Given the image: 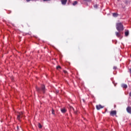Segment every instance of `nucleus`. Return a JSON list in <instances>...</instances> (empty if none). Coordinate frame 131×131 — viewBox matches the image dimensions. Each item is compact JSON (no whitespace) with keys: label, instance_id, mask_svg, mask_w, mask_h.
Listing matches in <instances>:
<instances>
[{"label":"nucleus","instance_id":"obj_18","mask_svg":"<svg viewBox=\"0 0 131 131\" xmlns=\"http://www.w3.org/2000/svg\"><path fill=\"white\" fill-rule=\"evenodd\" d=\"M43 2H47V1H50V0H42Z\"/></svg>","mask_w":131,"mask_h":131},{"label":"nucleus","instance_id":"obj_25","mask_svg":"<svg viewBox=\"0 0 131 131\" xmlns=\"http://www.w3.org/2000/svg\"><path fill=\"white\" fill-rule=\"evenodd\" d=\"M82 101L84 103V99H82Z\"/></svg>","mask_w":131,"mask_h":131},{"label":"nucleus","instance_id":"obj_7","mask_svg":"<svg viewBox=\"0 0 131 131\" xmlns=\"http://www.w3.org/2000/svg\"><path fill=\"white\" fill-rule=\"evenodd\" d=\"M66 3H67V0H61L62 5H66Z\"/></svg>","mask_w":131,"mask_h":131},{"label":"nucleus","instance_id":"obj_19","mask_svg":"<svg viewBox=\"0 0 131 131\" xmlns=\"http://www.w3.org/2000/svg\"><path fill=\"white\" fill-rule=\"evenodd\" d=\"M129 71L130 73H131V69H129Z\"/></svg>","mask_w":131,"mask_h":131},{"label":"nucleus","instance_id":"obj_22","mask_svg":"<svg viewBox=\"0 0 131 131\" xmlns=\"http://www.w3.org/2000/svg\"><path fill=\"white\" fill-rule=\"evenodd\" d=\"M116 68H117L116 67H114V69H116Z\"/></svg>","mask_w":131,"mask_h":131},{"label":"nucleus","instance_id":"obj_4","mask_svg":"<svg viewBox=\"0 0 131 131\" xmlns=\"http://www.w3.org/2000/svg\"><path fill=\"white\" fill-rule=\"evenodd\" d=\"M127 110V112H128V113H130V114H131V107L130 106H128L126 108Z\"/></svg>","mask_w":131,"mask_h":131},{"label":"nucleus","instance_id":"obj_8","mask_svg":"<svg viewBox=\"0 0 131 131\" xmlns=\"http://www.w3.org/2000/svg\"><path fill=\"white\" fill-rule=\"evenodd\" d=\"M122 88H123V89H126L127 88V85L125 84H122Z\"/></svg>","mask_w":131,"mask_h":131},{"label":"nucleus","instance_id":"obj_13","mask_svg":"<svg viewBox=\"0 0 131 131\" xmlns=\"http://www.w3.org/2000/svg\"><path fill=\"white\" fill-rule=\"evenodd\" d=\"M76 5H77V2L76 1H75L73 3V6H75Z\"/></svg>","mask_w":131,"mask_h":131},{"label":"nucleus","instance_id":"obj_26","mask_svg":"<svg viewBox=\"0 0 131 131\" xmlns=\"http://www.w3.org/2000/svg\"><path fill=\"white\" fill-rule=\"evenodd\" d=\"M39 89H38V91L39 90Z\"/></svg>","mask_w":131,"mask_h":131},{"label":"nucleus","instance_id":"obj_14","mask_svg":"<svg viewBox=\"0 0 131 131\" xmlns=\"http://www.w3.org/2000/svg\"><path fill=\"white\" fill-rule=\"evenodd\" d=\"M38 127L39 128H41V125L40 124H38Z\"/></svg>","mask_w":131,"mask_h":131},{"label":"nucleus","instance_id":"obj_15","mask_svg":"<svg viewBox=\"0 0 131 131\" xmlns=\"http://www.w3.org/2000/svg\"><path fill=\"white\" fill-rule=\"evenodd\" d=\"M94 8H95V9H97V8H98V5H95L94 6Z\"/></svg>","mask_w":131,"mask_h":131},{"label":"nucleus","instance_id":"obj_5","mask_svg":"<svg viewBox=\"0 0 131 131\" xmlns=\"http://www.w3.org/2000/svg\"><path fill=\"white\" fill-rule=\"evenodd\" d=\"M102 108H103V107L100 104L98 105H96V109H97V110H100V109H102Z\"/></svg>","mask_w":131,"mask_h":131},{"label":"nucleus","instance_id":"obj_21","mask_svg":"<svg viewBox=\"0 0 131 131\" xmlns=\"http://www.w3.org/2000/svg\"><path fill=\"white\" fill-rule=\"evenodd\" d=\"M52 114H55V113H54V110L52 111Z\"/></svg>","mask_w":131,"mask_h":131},{"label":"nucleus","instance_id":"obj_24","mask_svg":"<svg viewBox=\"0 0 131 131\" xmlns=\"http://www.w3.org/2000/svg\"><path fill=\"white\" fill-rule=\"evenodd\" d=\"M129 95L130 97H131V93H130Z\"/></svg>","mask_w":131,"mask_h":131},{"label":"nucleus","instance_id":"obj_11","mask_svg":"<svg viewBox=\"0 0 131 131\" xmlns=\"http://www.w3.org/2000/svg\"><path fill=\"white\" fill-rule=\"evenodd\" d=\"M41 90L42 91L43 93H45V85H42Z\"/></svg>","mask_w":131,"mask_h":131},{"label":"nucleus","instance_id":"obj_1","mask_svg":"<svg viewBox=\"0 0 131 131\" xmlns=\"http://www.w3.org/2000/svg\"><path fill=\"white\" fill-rule=\"evenodd\" d=\"M116 29L118 30V31L123 30V25H122L121 23H119L116 24Z\"/></svg>","mask_w":131,"mask_h":131},{"label":"nucleus","instance_id":"obj_20","mask_svg":"<svg viewBox=\"0 0 131 131\" xmlns=\"http://www.w3.org/2000/svg\"><path fill=\"white\" fill-rule=\"evenodd\" d=\"M64 73H67V71H64Z\"/></svg>","mask_w":131,"mask_h":131},{"label":"nucleus","instance_id":"obj_23","mask_svg":"<svg viewBox=\"0 0 131 131\" xmlns=\"http://www.w3.org/2000/svg\"><path fill=\"white\" fill-rule=\"evenodd\" d=\"M31 0H27V2H30Z\"/></svg>","mask_w":131,"mask_h":131},{"label":"nucleus","instance_id":"obj_6","mask_svg":"<svg viewBox=\"0 0 131 131\" xmlns=\"http://www.w3.org/2000/svg\"><path fill=\"white\" fill-rule=\"evenodd\" d=\"M61 111L62 113H66V112L67 111V110H66V108H61Z\"/></svg>","mask_w":131,"mask_h":131},{"label":"nucleus","instance_id":"obj_3","mask_svg":"<svg viewBox=\"0 0 131 131\" xmlns=\"http://www.w3.org/2000/svg\"><path fill=\"white\" fill-rule=\"evenodd\" d=\"M110 114L112 116H113L114 115H116V111H112L111 112Z\"/></svg>","mask_w":131,"mask_h":131},{"label":"nucleus","instance_id":"obj_9","mask_svg":"<svg viewBox=\"0 0 131 131\" xmlns=\"http://www.w3.org/2000/svg\"><path fill=\"white\" fill-rule=\"evenodd\" d=\"M116 35L117 37H119L120 36V33L116 32Z\"/></svg>","mask_w":131,"mask_h":131},{"label":"nucleus","instance_id":"obj_16","mask_svg":"<svg viewBox=\"0 0 131 131\" xmlns=\"http://www.w3.org/2000/svg\"><path fill=\"white\" fill-rule=\"evenodd\" d=\"M60 68H61V67H60V66L57 67V69H60Z\"/></svg>","mask_w":131,"mask_h":131},{"label":"nucleus","instance_id":"obj_17","mask_svg":"<svg viewBox=\"0 0 131 131\" xmlns=\"http://www.w3.org/2000/svg\"><path fill=\"white\" fill-rule=\"evenodd\" d=\"M86 2H91V0H84Z\"/></svg>","mask_w":131,"mask_h":131},{"label":"nucleus","instance_id":"obj_2","mask_svg":"<svg viewBox=\"0 0 131 131\" xmlns=\"http://www.w3.org/2000/svg\"><path fill=\"white\" fill-rule=\"evenodd\" d=\"M23 117V112L18 113V115H17L18 120H20V118H21V117Z\"/></svg>","mask_w":131,"mask_h":131},{"label":"nucleus","instance_id":"obj_10","mask_svg":"<svg viewBox=\"0 0 131 131\" xmlns=\"http://www.w3.org/2000/svg\"><path fill=\"white\" fill-rule=\"evenodd\" d=\"M128 34H129V32L128 31H126L125 32V36H128Z\"/></svg>","mask_w":131,"mask_h":131},{"label":"nucleus","instance_id":"obj_12","mask_svg":"<svg viewBox=\"0 0 131 131\" xmlns=\"http://www.w3.org/2000/svg\"><path fill=\"white\" fill-rule=\"evenodd\" d=\"M113 17H117V16H118V14H117L116 13H114L113 14Z\"/></svg>","mask_w":131,"mask_h":131}]
</instances>
